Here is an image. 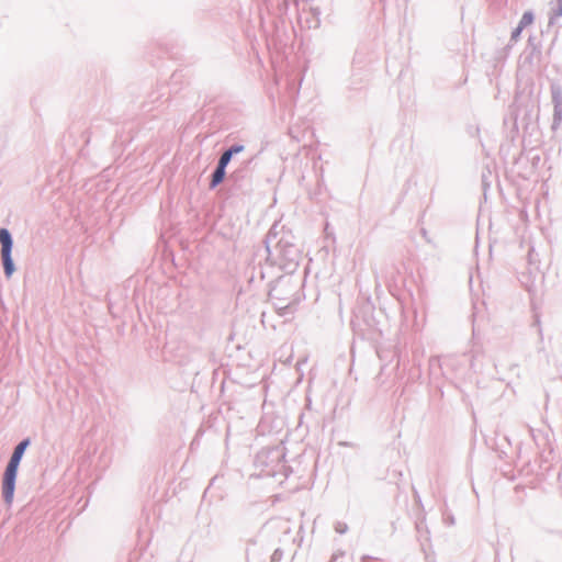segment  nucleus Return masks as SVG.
<instances>
[{
  "instance_id": "f257e3e1",
  "label": "nucleus",
  "mask_w": 562,
  "mask_h": 562,
  "mask_svg": "<svg viewBox=\"0 0 562 562\" xmlns=\"http://www.w3.org/2000/svg\"><path fill=\"white\" fill-rule=\"evenodd\" d=\"M27 445L29 440H23L15 447L3 474L2 494L8 506L13 503L18 468Z\"/></svg>"
},
{
  "instance_id": "f03ea898",
  "label": "nucleus",
  "mask_w": 562,
  "mask_h": 562,
  "mask_svg": "<svg viewBox=\"0 0 562 562\" xmlns=\"http://www.w3.org/2000/svg\"><path fill=\"white\" fill-rule=\"evenodd\" d=\"M1 258L3 261L4 273L10 278L14 271L11 258L12 239L8 229L0 228Z\"/></svg>"
},
{
  "instance_id": "7ed1b4c3",
  "label": "nucleus",
  "mask_w": 562,
  "mask_h": 562,
  "mask_svg": "<svg viewBox=\"0 0 562 562\" xmlns=\"http://www.w3.org/2000/svg\"><path fill=\"white\" fill-rule=\"evenodd\" d=\"M244 149L243 146H234L226 150L220 158L218 166L222 168H226L227 164L229 162L232 156L236 153H239Z\"/></svg>"
},
{
  "instance_id": "20e7f679",
  "label": "nucleus",
  "mask_w": 562,
  "mask_h": 562,
  "mask_svg": "<svg viewBox=\"0 0 562 562\" xmlns=\"http://www.w3.org/2000/svg\"><path fill=\"white\" fill-rule=\"evenodd\" d=\"M224 177H225V168L217 166V168L214 171L213 177H212L211 187L212 188L216 187L218 183H221L223 181Z\"/></svg>"
},
{
  "instance_id": "39448f33",
  "label": "nucleus",
  "mask_w": 562,
  "mask_h": 562,
  "mask_svg": "<svg viewBox=\"0 0 562 562\" xmlns=\"http://www.w3.org/2000/svg\"><path fill=\"white\" fill-rule=\"evenodd\" d=\"M533 22V15L531 12H525L520 19V22H519V26L520 29H525L527 26H529L530 24H532Z\"/></svg>"
},
{
  "instance_id": "423d86ee",
  "label": "nucleus",
  "mask_w": 562,
  "mask_h": 562,
  "mask_svg": "<svg viewBox=\"0 0 562 562\" xmlns=\"http://www.w3.org/2000/svg\"><path fill=\"white\" fill-rule=\"evenodd\" d=\"M522 30L524 29H520V26L518 25L517 29L513 32V38H517Z\"/></svg>"
}]
</instances>
